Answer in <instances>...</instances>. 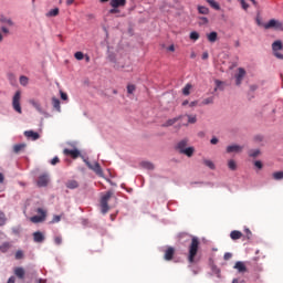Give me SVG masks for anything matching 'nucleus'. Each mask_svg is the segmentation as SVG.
Returning <instances> with one entry per match:
<instances>
[{
	"mask_svg": "<svg viewBox=\"0 0 283 283\" xmlns=\"http://www.w3.org/2000/svg\"><path fill=\"white\" fill-rule=\"evenodd\" d=\"M198 249H200V239L198 237H192L190 245L188 248V262L189 264H198Z\"/></svg>",
	"mask_w": 283,
	"mask_h": 283,
	"instance_id": "f257e3e1",
	"label": "nucleus"
},
{
	"mask_svg": "<svg viewBox=\"0 0 283 283\" xmlns=\"http://www.w3.org/2000/svg\"><path fill=\"white\" fill-rule=\"evenodd\" d=\"M114 196V192L112 190H108L104 196L101 198V211L103 214L107 213L109 211V200Z\"/></svg>",
	"mask_w": 283,
	"mask_h": 283,
	"instance_id": "f03ea898",
	"label": "nucleus"
},
{
	"mask_svg": "<svg viewBox=\"0 0 283 283\" xmlns=\"http://www.w3.org/2000/svg\"><path fill=\"white\" fill-rule=\"evenodd\" d=\"M12 107L18 114H23L21 108V91H17L12 97Z\"/></svg>",
	"mask_w": 283,
	"mask_h": 283,
	"instance_id": "7ed1b4c3",
	"label": "nucleus"
},
{
	"mask_svg": "<svg viewBox=\"0 0 283 283\" xmlns=\"http://www.w3.org/2000/svg\"><path fill=\"white\" fill-rule=\"evenodd\" d=\"M109 6L112 7L109 14H118V8H125L127 0H111Z\"/></svg>",
	"mask_w": 283,
	"mask_h": 283,
	"instance_id": "20e7f679",
	"label": "nucleus"
},
{
	"mask_svg": "<svg viewBox=\"0 0 283 283\" xmlns=\"http://www.w3.org/2000/svg\"><path fill=\"white\" fill-rule=\"evenodd\" d=\"M263 28L265 30L273 29L283 32V22L280 20L271 19L268 23L263 24Z\"/></svg>",
	"mask_w": 283,
	"mask_h": 283,
	"instance_id": "39448f33",
	"label": "nucleus"
},
{
	"mask_svg": "<svg viewBox=\"0 0 283 283\" xmlns=\"http://www.w3.org/2000/svg\"><path fill=\"white\" fill-rule=\"evenodd\" d=\"M36 213H39L40 216L31 217V222H33V224H39V222H45V218H48V212L42 208H38Z\"/></svg>",
	"mask_w": 283,
	"mask_h": 283,
	"instance_id": "423d86ee",
	"label": "nucleus"
},
{
	"mask_svg": "<svg viewBox=\"0 0 283 283\" xmlns=\"http://www.w3.org/2000/svg\"><path fill=\"white\" fill-rule=\"evenodd\" d=\"M283 50V43L281 40H276L272 43V51L273 54L276 59H280L281 61H283V54L280 53V51Z\"/></svg>",
	"mask_w": 283,
	"mask_h": 283,
	"instance_id": "0eeeda50",
	"label": "nucleus"
},
{
	"mask_svg": "<svg viewBox=\"0 0 283 283\" xmlns=\"http://www.w3.org/2000/svg\"><path fill=\"white\" fill-rule=\"evenodd\" d=\"M84 163L86 167H88V169H92V171H95L97 176H103V168H101V164H98V161L91 164L90 161L84 160Z\"/></svg>",
	"mask_w": 283,
	"mask_h": 283,
	"instance_id": "6e6552de",
	"label": "nucleus"
},
{
	"mask_svg": "<svg viewBox=\"0 0 283 283\" xmlns=\"http://www.w3.org/2000/svg\"><path fill=\"white\" fill-rule=\"evenodd\" d=\"M244 149V146L240 145H230L227 147V154H242V150Z\"/></svg>",
	"mask_w": 283,
	"mask_h": 283,
	"instance_id": "1a4fd4ad",
	"label": "nucleus"
},
{
	"mask_svg": "<svg viewBox=\"0 0 283 283\" xmlns=\"http://www.w3.org/2000/svg\"><path fill=\"white\" fill-rule=\"evenodd\" d=\"M64 156H71V158H73L74 160H76V158H78V156H81V151L78 149H69L65 148L63 150Z\"/></svg>",
	"mask_w": 283,
	"mask_h": 283,
	"instance_id": "9d476101",
	"label": "nucleus"
},
{
	"mask_svg": "<svg viewBox=\"0 0 283 283\" xmlns=\"http://www.w3.org/2000/svg\"><path fill=\"white\" fill-rule=\"evenodd\" d=\"M182 118H185V115H179L177 117L168 119L165 122V124L161 125V127H171L172 125H176V123H178V120H182Z\"/></svg>",
	"mask_w": 283,
	"mask_h": 283,
	"instance_id": "9b49d317",
	"label": "nucleus"
},
{
	"mask_svg": "<svg viewBox=\"0 0 283 283\" xmlns=\"http://www.w3.org/2000/svg\"><path fill=\"white\" fill-rule=\"evenodd\" d=\"M247 76V71L244 69L240 67L239 73L235 75V85H242V81Z\"/></svg>",
	"mask_w": 283,
	"mask_h": 283,
	"instance_id": "f8f14e48",
	"label": "nucleus"
},
{
	"mask_svg": "<svg viewBox=\"0 0 283 283\" xmlns=\"http://www.w3.org/2000/svg\"><path fill=\"white\" fill-rule=\"evenodd\" d=\"M33 241L41 244V242H45V234L41 231L33 232Z\"/></svg>",
	"mask_w": 283,
	"mask_h": 283,
	"instance_id": "ddd939ff",
	"label": "nucleus"
},
{
	"mask_svg": "<svg viewBox=\"0 0 283 283\" xmlns=\"http://www.w3.org/2000/svg\"><path fill=\"white\" fill-rule=\"evenodd\" d=\"M175 254H176V249L168 247V249L165 251L164 259L170 262V260H174Z\"/></svg>",
	"mask_w": 283,
	"mask_h": 283,
	"instance_id": "4468645a",
	"label": "nucleus"
},
{
	"mask_svg": "<svg viewBox=\"0 0 283 283\" xmlns=\"http://www.w3.org/2000/svg\"><path fill=\"white\" fill-rule=\"evenodd\" d=\"M50 182V177L48 175H42L38 178V187H48Z\"/></svg>",
	"mask_w": 283,
	"mask_h": 283,
	"instance_id": "2eb2a0df",
	"label": "nucleus"
},
{
	"mask_svg": "<svg viewBox=\"0 0 283 283\" xmlns=\"http://www.w3.org/2000/svg\"><path fill=\"white\" fill-rule=\"evenodd\" d=\"M189 143V139H181L177 145L176 149L181 154V151H185L187 149V145Z\"/></svg>",
	"mask_w": 283,
	"mask_h": 283,
	"instance_id": "dca6fc26",
	"label": "nucleus"
},
{
	"mask_svg": "<svg viewBox=\"0 0 283 283\" xmlns=\"http://www.w3.org/2000/svg\"><path fill=\"white\" fill-rule=\"evenodd\" d=\"M233 269H235L238 273H247V265L242 261H238Z\"/></svg>",
	"mask_w": 283,
	"mask_h": 283,
	"instance_id": "f3484780",
	"label": "nucleus"
},
{
	"mask_svg": "<svg viewBox=\"0 0 283 283\" xmlns=\"http://www.w3.org/2000/svg\"><path fill=\"white\" fill-rule=\"evenodd\" d=\"M29 103L39 112L40 114H43V107H41V103L36 99H30Z\"/></svg>",
	"mask_w": 283,
	"mask_h": 283,
	"instance_id": "a211bd4d",
	"label": "nucleus"
},
{
	"mask_svg": "<svg viewBox=\"0 0 283 283\" xmlns=\"http://www.w3.org/2000/svg\"><path fill=\"white\" fill-rule=\"evenodd\" d=\"M24 136L27 138H31V140H39V133H36L34 130H27V132H24Z\"/></svg>",
	"mask_w": 283,
	"mask_h": 283,
	"instance_id": "6ab92c4d",
	"label": "nucleus"
},
{
	"mask_svg": "<svg viewBox=\"0 0 283 283\" xmlns=\"http://www.w3.org/2000/svg\"><path fill=\"white\" fill-rule=\"evenodd\" d=\"M67 189H78V181L71 179L65 182Z\"/></svg>",
	"mask_w": 283,
	"mask_h": 283,
	"instance_id": "aec40b11",
	"label": "nucleus"
},
{
	"mask_svg": "<svg viewBox=\"0 0 283 283\" xmlns=\"http://www.w3.org/2000/svg\"><path fill=\"white\" fill-rule=\"evenodd\" d=\"M10 249H12V243L11 242H4V243L0 244V252L1 253H8V251H10Z\"/></svg>",
	"mask_w": 283,
	"mask_h": 283,
	"instance_id": "412c9836",
	"label": "nucleus"
},
{
	"mask_svg": "<svg viewBox=\"0 0 283 283\" xmlns=\"http://www.w3.org/2000/svg\"><path fill=\"white\" fill-rule=\"evenodd\" d=\"M195 151H196V148L187 147L185 150H181L180 154H184V156L191 158V156H193Z\"/></svg>",
	"mask_w": 283,
	"mask_h": 283,
	"instance_id": "4be33fe9",
	"label": "nucleus"
},
{
	"mask_svg": "<svg viewBox=\"0 0 283 283\" xmlns=\"http://www.w3.org/2000/svg\"><path fill=\"white\" fill-rule=\"evenodd\" d=\"M140 167L143 169H147L148 171H154L155 166L151 164V161H142Z\"/></svg>",
	"mask_w": 283,
	"mask_h": 283,
	"instance_id": "5701e85b",
	"label": "nucleus"
},
{
	"mask_svg": "<svg viewBox=\"0 0 283 283\" xmlns=\"http://www.w3.org/2000/svg\"><path fill=\"white\" fill-rule=\"evenodd\" d=\"M186 116L188 118V123L184 124L186 127H187V125H196V123H198V116L189 115V114H187Z\"/></svg>",
	"mask_w": 283,
	"mask_h": 283,
	"instance_id": "b1692460",
	"label": "nucleus"
},
{
	"mask_svg": "<svg viewBox=\"0 0 283 283\" xmlns=\"http://www.w3.org/2000/svg\"><path fill=\"white\" fill-rule=\"evenodd\" d=\"M207 39L210 43H216V41H218V32L212 31V32L208 33Z\"/></svg>",
	"mask_w": 283,
	"mask_h": 283,
	"instance_id": "393cba45",
	"label": "nucleus"
},
{
	"mask_svg": "<svg viewBox=\"0 0 283 283\" xmlns=\"http://www.w3.org/2000/svg\"><path fill=\"white\" fill-rule=\"evenodd\" d=\"M14 275L20 280H23L25 277V270H23V268H15Z\"/></svg>",
	"mask_w": 283,
	"mask_h": 283,
	"instance_id": "a878e982",
	"label": "nucleus"
},
{
	"mask_svg": "<svg viewBox=\"0 0 283 283\" xmlns=\"http://www.w3.org/2000/svg\"><path fill=\"white\" fill-rule=\"evenodd\" d=\"M52 105L56 112H61V101L56 97L52 98Z\"/></svg>",
	"mask_w": 283,
	"mask_h": 283,
	"instance_id": "bb28decb",
	"label": "nucleus"
},
{
	"mask_svg": "<svg viewBox=\"0 0 283 283\" xmlns=\"http://www.w3.org/2000/svg\"><path fill=\"white\" fill-rule=\"evenodd\" d=\"M230 238H231V240H240L242 238V233L238 230H233L230 233Z\"/></svg>",
	"mask_w": 283,
	"mask_h": 283,
	"instance_id": "cd10ccee",
	"label": "nucleus"
},
{
	"mask_svg": "<svg viewBox=\"0 0 283 283\" xmlns=\"http://www.w3.org/2000/svg\"><path fill=\"white\" fill-rule=\"evenodd\" d=\"M30 83V78L25 75H21L20 76V85H22V87H28V84Z\"/></svg>",
	"mask_w": 283,
	"mask_h": 283,
	"instance_id": "c85d7f7f",
	"label": "nucleus"
},
{
	"mask_svg": "<svg viewBox=\"0 0 283 283\" xmlns=\"http://www.w3.org/2000/svg\"><path fill=\"white\" fill-rule=\"evenodd\" d=\"M25 149V144H17L13 146V153L19 154L20 151H23Z\"/></svg>",
	"mask_w": 283,
	"mask_h": 283,
	"instance_id": "c756f323",
	"label": "nucleus"
},
{
	"mask_svg": "<svg viewBox=\"0 0 283 283\" xmlns=\"http://www.w3.org/2000/svg\"><path fill=\"white\" fill-rule=\"evenodd\" d=\"M193 87V85L191 84H186V86L182 88V94L184 96H189V94H191V88Z\"/></svg>",
	"mask_w": 283,
	"mask_h": 283,
	"instance_id": "7c9ffc66",
	"label": "nucleus"
},
{
	"mask_svg": "<svg viewBox=\"0 0 283 283\" xmlns=\"http://www.w3.org/2000/svg\"><path fill=\"white\" fill-rule=\"evenodd\" d=\"M228 167H229V169H231V171H235V169H238V165L235 164V160H233V159H230L228 161Z\"/></svg>",
	"mask_w": 283,
	"mask_h": 283,
	"instance_id": "2f4dec72",
	"label": "nucleus"
},
{
	"mask_svg": "<svg viewBox=\"0 0 283 283\" xmlns=\"http://www.w3.org/2000/svg\"><path fill=\"white\" fill-rule=\"evenodd\" d=\"M207 3H209V6L211 8H213L214 10H220V4H218V2H216V0H207Z\"/></svg>",
	"mask_w": 283,
	"mask_h": 283,
	"instance_id": "473e14b6",
	"label": "nucleus"
},
{
	"mask_svg": "<svg viewBox=\"0 0 283 283\" xmlns=\"http://www.w3.org/2000/svg\"><path fill=\"white\" fill-rule=\"evenodd\" d=\"M203 165H206V167H209V169H216V164H213V161L209 159H203Z\"/></svg>",
	"mask_w": 283,
	"mask_h": 283,
	"instance_id": "72a5a7b5",
	"label": "nucleus"
},
{
	"mask_svg": "<svg viewBox=\"0 0 283 283\" xmlns=\"http://www.w3.org/2000/svg\"><path fill=\"white\" fill-rule=\"evenodd\" d=\"M224 82L216 80V88L214 92H218V90H224Z\"/></svg>",
	"mask_w": 283,
	"mask_h": 283,
	"instance_id": "f704fd0d",
	"label": "nucleus"
},
{
	"mask_svg": "<svg viewBox=\"0 0 283 283\" xmlns=\"http://www.w3.org/2000/svg\"><path fill=\"white\" fill-rule=\"evenodd\" d=\"M274 180H283V171H276L272 174Z\"/></svg>",
	"mask_w": 283,
	"mask_h": 283,
	"instance_id": "c9c22d12",
	"label": "nucleus"
},
{
	"mask_svg": "<svg viewBox=\"0 0 283 283\" xmlns=\"http://www.w3.org/2000/svg\"><path fill=\"white\" fill-rule=\"evenodd\" d=\"M198 12H199V14H209V8L203 7V6H199L198 7Z\"/></svg>",
	"mask_w": 283,
	"mask_h": 283,
	"instance_id": "e433bc0d",
	"label": "nucleus"
},
{
	"mask_svg": "<svg viewBox=\"0 0 283 283\" xmlns=\"http://www.w3.org/2000/svg\"><path fill=\"white\" fill-rule=\"evenodd\" d=\"M46 17H59V8L52 9L46 13Z\"/></svg>",
	"mask_w": 283,
	"mask_h": 283,
	"instance_id": "4c0bfd02",
	"label": "nucleus"
},
{
	"mask_svg": "<svg viewBox=\"0 0 283 283\" xmlns=\"http://www.w3.org/2000/svg\"><path fill=\"white\" fill-rule=\"evenodd\" d=\"M213 97H207L201 102V105H213Z\"/></svg>",
	"mask_w": 283,
	"mask_h": 283,
	"instance_id": "58836bf2",
	"label": "nucleus"
},
{
	"mask_svg": "<svg viewBox=\"0 0 283 283\" xmlns=\"http://www.w3.org/2000/svg\"><path fill=\"white\" fill-rule=\"evenodd\" d=\"M74 56H75L76 61H83V59H85V55L81 51L75 52Z\"/></svg>",
	"mask_w": 283,
	"mask_h": 283,
	"instance_id": "ea45409f",
	"label": "nucleus"
},
{
	"mask_svg": "<svg viewBox=\"0 0 283 283\" xmlns=\"http://www.w3.org/2000/svg\"><path fill=\"white\" fill-rule=\"evenodd\" d=\"M23 258H25V254L23 253L22 250H18L15 252V260H23Z\"/></svg>",
	"mask_w": 283,
	"mask_h": 283,
	"instance_id": "a19ab883",
	"label": "nucleus"
},
{
	"mask_svg": "<svg viewBox=\"0 0 283 283\" xmlns=\"http://www.w3.org/2000/svg\"><path fill=\"white\" fill-rule=\"evenodd\" d=\"M190 39H191V41H198V39H200V33L192 31L190 33Z\"/></svg>",
	"mask_w": 283,
	"mask_h": 283,
	"instance_id": "79ce46f5",
	"label": "nucleus"
},
{
	"mask_svg": "<svg viewBox=\"0 0 283 283\" xmlns=\"http://www.w3.org/2000/svg\"><path fill=\"white\" fill-rule=\"evenodd\" d=\"M249 156L251 158H258L260 156V149L250 150Z\"/></svg>",
	"mask_w": 283,
	"mask_h": 283,
	"instance_id": "37998d69",
	"label": "nucleus"
},
{
	"mask_svg": "<svg viewBox=\"0 0 283 283\" xmlns=\"http://www.w3.org/2000/svg\"><path fill=\"white\" fill-rule=\"evenodd\" d=\"M134 92H136V85H134V84H128V85H127V93H128V94H134Z\"/></svg>",
	"mask_w": 283,
	"mask_h": 283,
	"instance_id": "c03bdc74",
	"label": "nucleus"
},
{
	"mask_svg": "<svg viewBox=\"0 0 283 283\" xmlns=\"http://www.w3.org/2000/svg\"><path fill=\"white\" fill-rule=\"evenodd\" d=\"M54 242L59 247V245L63 244V238H61V235H57L54 238Z\"/></svg>",
	"mask_w": 283,
	"mask_h": 283,
	"instance_id": "a18cd8bd",
	"label": "nucleus"
},
{
	"mask_svg": "<svg viewBox=\"0 0 283 283\" xmlns=\"http://www.w3.org/2000/svg\"><path fill=\"white\" fill-rule=\"evenodd\" d=\"M56 222H61V216H53V219L51 220V224H56Z\"/></svg>",
	"mask_w": 283,
	"mask_h": 283,
	"instance_id": "49530a36",
	"label": "nucleus"
},
{
	"mask_svg": "<svg viewBox=\"0 0 283 283\" xmlns=\"http://www.w3.org/2000/svg\"><path fill=\"white\" fill-rule=\"evenodd\" d=\"M0 22L1 23H8V25H13L12 20H10V19L1 18Z\"/></svg>",
	"mask_w": 283,
	"mask_h": 283,
	"instance_id": "de8ad7c7",
	"label": "nucleus"
},
{
	"mask_svg": "<svg viewBox=\"0 0 283 283\" xmlns=\"http://www.w3.org/2000/svg\"><path fill=\"white\" fill-rule=\"evenodd\" d=\"M199 20H200V22H199L200 25H205V24L209 23V19H207L205 17H200Z\"/></svg>",
	"mask_w": 283,
	"mask_h": 283,
	"instance_id": "09e8293b",
	"label": "nucleus"
},
{
	"mask_svg": "<svg viewBox=\"0 0 283 283\" xmlns=\"http://www.w3.org/2000/svg\"><path fill=\"white\" fill-rule=\"evenodd\" d=\"M240 3L243 10H249V3H247V1L240 0Z\"/></svg>",
	"mask_w": 283,
	"mask_h": 283,
	"instance_id": "8fccbe9b",
	"label": "nucleus"
},
{
	"mask_svg": "<svg viewBox=\"0 0 283 283\" xmlns=\"http://www.w3.org/2000/svg\"><path fill=\"white\" fill-rule=\"evenodd\" d=\"M231 258H233V254H231V252H227L224 253L223 255V259L227 261V260H231Z\"/></svg>",
	"mask_w": 283,
	"mask_h": 283,
	"instance_id": "3c124183",
	"label": "nucleus"
},
{
	"mask_svg": "<svg viewBox=\"0 0 283 283\" xmlns=\"http://www.w3.org/2000/svg\"><path fill=\"white\" fill-rule=\"evenodd\" d=\"M59 163H61V159H59V157H54V158L51 160V165H59Z\"/></svg>",
	"mask_w": 283,
	"mask_h": 283,
	"instance_id": "603ef678",
	"label": "nucleus"
},
{
	"mask_svg": "<svg viewBox=\"0 0 283 283\" xmlns=\"http://www.w3.org/2000/svg\"><path fill=\"white\" fill-rule=\"evenodd\" d=\"M244 231H245V235H247L248 240H251V235H253L251 230H249V228H247Z\"/></svg>",
	"mask_w": 283,
	"mask_h": 283,
	"instance_id": "864d4df0",
	"label": "nucleus"
},
{
	"mask_svg": "<svg viewBox=\"0 0 283 283\" xmlns=\"http://www.w3.org/2000/svg\"><path fill=\"white\" fill-rule=\"evenodd\" d=\"M254 167H256L258 169H262V167H263L262 161L256 160V161L254 163Z\"/></svg>",
	"mask_w": 283,
	"mask_h": 283,
	"instance_id": "5fc2aeb1",
	"label": "nucleus"
},
{
	"mask_svg": "<svg viewBox=\"0 0 283 283\" xmlns=\"http://www.w3.org/2000/svg\"><path fill=\"white\" fill-rule=\"evenodd\" d=\"M62 101H67V94L64 93L63 91L60 92Z\"/></svg>",
	"mask_w": 283,
	"mask_h": 283,
	"instance_id": "6e6d98bb",
	"label": "nucleus"
},
{
	"mask_svg": "<svg viewBox=\"0 0 283 283\" xmlns=\"http://www.w3.org/2000/svg\"><path fill=\"white\" fill-rule=\"evenodd\" d=\"M210 143L211 145H218V137H212Z\"/></svg>",
	"mask_w": 283,
	"mask_h": 283,
	"instance_id": "4d7b16f0",
	"label": "nucleus"
},
{
	"mask_svg": "<svg viewBox=\"0 0 283 283\" xmlns=\"http://www.w3.org/2000/svg\"><path fill=\"white\" fill-rule=\"evenodd\" d=\"M168 52H176V46L174 44L168 46Z\"/></svg>",
	"mask_w": 283,
	"mask_h": 283,
	"instance_id": "13d9d810",
	"label": "nucleus"
},
{
	"mask_svg": "<svg viewBox=\"0 0 283 283\" xmlns=\"http://www.w3.org/2000/svg\"><path fill=\"white\" fill-rule=\"evenodd\" d=\"M6 224V217H0V226L3 227Z\"/></svg>",
	"mask_w": 283,
	"mask_h": 283,
	"instance_id": "bf43d9fd",
	"label": "nucleus"
},
{
	"mask_svg": "<svg viewBox=\"0 0 283 283\" xmlns=\"http://www.w3.org/2000/svg\"><path fill=\"white\" fill-rule=\"evenodd\" d=\"M202 59H203V61H207V59H209V53L208 52H203Z\"/></svg>",
	"mask_w": 283,
	"mask_h": 283,
	"instance_id": "052dcab7",
	"label": "nucleus"
},
{
	"mask_svg": "<svg viewBox=\"0 0 283 283\" xmlns=\"http://www.w3.org/2000/svg\"><path fill=\"white\" fill-rule=\"evenodd\" d=\"M1 31L4 33V34H8L10 32V30H8V28L6 27H2L1 28Z\"/></svg>",
	"mask_w": 283,
	"mask_h": 283,
	"instance_id": "680f3d73",
	"label": "nucleus"
},
{
	"mask_svg": "<svg viewBox=\"0 0 283 283\" xmlns=\"http://www.w3.org/2000/svg\"><path fill=\"white\" fill-rule=\"evenodd\" d=\"M196 105H198V101H193L189 104L190 107H196Z\"/></svg>",
	"mask_w": 283,
	"mask_h": 283,
	"instance_id": "e2e57ef3",
	"label": "nucleus"
},
{
	"mask_svg": "<svg viewBox=\"0 0 283 283\" xmlns=\"http://www.w3.org/2000/svg\"><path fill=\"white\" fill-rule=\"evenodd\" d=\"M250 90H251V92H255V90H258V86L256 85H251Z\"/></svg>",
	"mask_w": 283,
	"mask_h": 283,
	"instance_id": "0e129e2a",
	"label": "nucleus"
},
{
	"mask_svg": "<svg viewBox=\"0 0 283 283\" xmlns=\"http://www.w3.org/2000/svg\"><path fill=\"white\" fill-rule=\"evenodd\" d=\"M74 3V0H66V6H72Z\"/></svg>",
	"mask_w": 283,
	"mask_h": 283,
	"instance_id": "69168bd1",
	"label": "nucleus"
},
{
	"mask_svg": "<svg viewBox=\"0 0 283 283\" xmlns=\"http://www.w3.org/2000/svg\"><path fill=\"white\" fill-rule=\"evenodd\" d=\"M232 283H242V282H240V280L238 279H233Z\"/></svg>",
	"mask_w": 283,
	"mask_h": 283,
	"instance_id": "338daca9",
	"label": "nucleus"
},
{
	"mask_svg": "<svg viewBox=\"0 0 283 283\" xmlns=\"http://www.w3.org/2000/svg\"><path fill=\"white\" fill-rule=\"evenodd\" d=\"M38 283H45V280L40 279V280L38 281Z\"/></svg>",
	"mask_w": 283,
	"mask_h": 283,
	"instance_id": "774afa93",
	"label": "nucleus"
}]
</instances>
